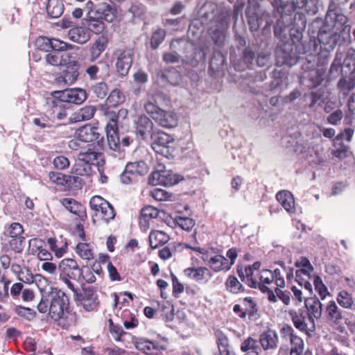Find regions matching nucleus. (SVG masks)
Segmentation results:
<instances>
[{
	"label": "nucleus",
	"instance_id": "3c124183",
	"mask_svg": "<svg viewBox=\"0 0 355 355\" xmlns=\"http://www.w3.org/2000/svg\"><path fill=\"white\" fill-rule=\"evenodd\" d=\"M62 106L63 102L58 98L52 101V110L54 117L60 120L66 118L67 115L66 110L62 108Z\"/></svg>",
	"mask_w": 355,
	"mask_h": 355
},
{
	"label": "nucleus",
	"instance_id": "13d9d810",
	"mask_svg": "<svg viewBox=\"0 0 355 355\" xmlns=\"http://www.w3.org/2000/svg\"><path fill=\"white\" fill-rule=\"evenodd\" d=\"M175 221L180 228L186 231L191 230L195 225L194 220L189 217L177 216Z\"/></svg>",
	"mask_w": 355,
	"mask_h": 355
},
{
	"label": "nucleus",
	"instance_id": "39448f33",
	"mask_svg": "<svg viewBox=\"0 0 355 355\" xmlns=\"http://www.w3.org/2000/svg\"><path fill=\"white\" fill-rule=\"evenodd\" d=\"M60 279L73 293H76L73 283L71 281L78 280L83 275L77 261L71 258H65L61 260L58 266Z\"/></svg>",
	"mask_w": 355,
	"mask_h": 355
},
{
	"label": "nucleus",
	"instance_id": "bf43d9fd",
	"mask_svg": "<svg viewBox=\"0 0 355 355\" xmlns=\"http://www.w3.org/2000/svg\"><path fill=\"white\" fill-rule=\"evenodd\" d=\"M51 49L55 51H66L73 47L72 44L56 38L51 39Z\"/></svg>",
	"mask_w": 355,
	"mask_h": 355
},
{
	"label": "nucleus",
	"instance_id": "f257e3e1",
	"mask_svg": "<svg viewBox=\"0 0 355 355\" xmlns=\"http://www.w3.org/2000/svg\"><path fill=\"white\" fill-rule=\"evenodd\" d=\"M69 299L65 293L58 288H51V291L42 293L37 309L40 313L49 311L50 316L54 320L64 318L68 312Z\"/></svg>",
	"mask_w": 355,
	"mask_h": 355
},
{
	"label": "nucleus",
	"instance_id": "37998d69",
	"mask_svg": "<svg viewBox=\"0 0 355 355\" xmlns=\"http://www.w3.org/2000/svg\"><path fill=\"white\" fill-rule=\"evenodd\" d=\"M336 300L340 306L347 309H352L354 304V298L352 294L345 290H343L338 293Z\"/></svg>",
	"mask_w": 355,
	"mask_h": 355
},
{
	"label": "nucleus",
	"instance_id": "a19ab883",
	"mask_svg": "<svg viewBox=\"0 0 355 355\" xmlns=\"http://www.w3.org/2000/svg\"><path fill=\"white\" fill-rule=\"evenodd\" d=\"M355 87V80L352 78H341L337 83L339 95L346 97Z\"/></svg>",
	"mask_w": 355,
	"mask_h": 355
},
{
	"label": "nucleus",
	"instance_id": "c9c22d12",
	"mask_svg": "<svg viewBox=\"0 0 355 355\" xmlns=\"http://www.w3.org/2000/svg\"><path fill=\"white\" fill-rule=\"evenodd\" d=\"M108 44L107 37L105 35H101L95 41L91 52L90 61L94 62L100 55L106 49Z\"/></svg>",
	"mask_w": 355,
	"mask_h": 355
},
{
	"label": "nucleus",
	"instance_id": "9b49d317",
	"mask_svg": "<svg viewBox=\"0 0 355 355\" xmlns=\"http://www.w3.org/2000/svg\"><path fill=\"white\" fill-rule=\"evenodd\" d=\"M76 138L83 142H92L96 141V144L100 149L103 147V138L98 131V128L90 124L85 125L78 128L75 132Z\"/></svg>",
	"mask_w": 355,
	"mask_h": 355
},
{
	"label": "nucleus",
	"instance_id": "4c0bfd02",
	"mask_svg": "<svg viewBox=\"0 0 355 355\" xmlns=\"http://www.w3.org/2000/svg\"><path fill=\"white\" fill-rule=\"evenodd\" d=\"M215 336L220 355H232L230 350L229 340L226 335L220 330H215Z\"/></svg>",
	"mask_w": 355,
	"mask_h": 355
},
{
	"label": "nucleus",
	"instance_id": "a878e982",
	"mask_svg": "<svg viewBox=\"0 0 355 355\" xmlns=\"http://www.w3.org/2000/svg\"><path fill=\"white\" fill-rule=\"evenodd\" d=\"M96 109L93 105H87L73 112L69 118L71 123L91 119L95 114Z\"/></svg>",
	"mask_w": 355,
	"mask_h": 355
},
{
	"label": "nucleus",
	"instance_id": "a211bd4d",
	"mask_svg": "<svg viewBox=\"0 0 355 355\" xmlns=\"http://www.w3.org/2000/svg\"><path fill=\"white\" fill-rule=\"evenodd\" d=\"M230 17L231 12L230 11L223 12L218 17L220 20L219 25L212 35V39L217 45L221 44L225 38L224 31L229 27Z\"/></svg>",
	"mask_w": 355,
	"mask_h": 355
},
{
	"label": "nucleus",
	"instance_id": "c756f323",
	"mask_svg": "<svg viewBox=\"0 0 355 355\" xmlns=\"http://www.w3.org/2000/svg\"><path fill=\"white\" fill-rule=\"evenodd\" d=\"M68 37L71 41L83 44L90 39V33L85 28L75 27L69 31Z\"/></svg>",
	"mask_w": 355,
	"mask_h": 355
},
{
	"label": "nucleus",
	"instance_id": "680f3d73",
	"mask_svg": "<svg viewBox=\"0 0 355 355\" xmlns=\"http://www.w3.org/2000/svg\"><path fill=\"white\" fill-rule=\"evenodd\" d=\"M164 76L168 82L173 85H178L181 83L182 76L178 71L175 69L168 70Z\"/></svg>",
	"mask_w": 355,
	"mask_h": 355
},
{
	"label": "nucleus",
	"instance_id": "338daca9",
	"mask_svg": "<svg viewBox=\"0 0 355 355\" xmlns=\"http://www.w3.org/2000/svg\"><path fill=\"white\" fill-rule=\"evenodd\" d=\"M92 171V167L89 164L78 162L74 168V173L78 175H89Z\"/></svg>",
	"mask_w": 355,
	"mask_h": 355
},
{
	"label": "nucleus",
	"instance_id": "bb28decb",
	"mask_svg": "<svg viewBox=\"0 0 355 355\" xmlns=\"http://www.w3.org/2000/svg\"><path fill=\"white\" fill-rule=\"evenodd\" d=\"M155 121L164 128H171L177 125L178 116L174 112L161 110Z\"/></svg>",
	"mask_w": 355,
	"mask_h": 355
},
{
	"label": "nucleus",
	"instance_id": "4be33fe9",
	"mask_svg": "<svg viewBox=\"0 0 355 355\" xmlns=\"http://www.w3.org/2000/svg\"><path fill=\"white\" fill-rule=\"evenodd\" d=\"M325 19L331 20L334 23L347 24L348 19L340 12L338 0H329Z\"/></svg>",
	"mask_w": 355,
	"mask_h": 355
},
{
	"label": "nucleus",
	"instance_id": "8fccbe9b",
	"mask_svg": "<svg viewBox=\"0 0 355 355\" xmlns=\"http://www.w3.org/2000/svg\"><path fill=\"white\" fill-rule=\"evenodd\" d=\"M60 59L62 67H76L79 66V62L76 60L73 53H64L60 54Z\"/></svg>",
	"mask_w": 355,
	"mask_h": 355
},
{
	"label": "nucleus",
	"instance_id": "603ef678",
	"mask_svg": "<svg viewBox=\"0 0 355 355\" xmlns=\"http://www.w3.org/2000/svg\"><path fill=\"white\" fill-rule=\"evenodd\" d=\"M19 280L22 281L26 284H32L36 282L37 279L41 278L40 275H33L31 271L27 268H23L19 275L18 276Z\"/></svg>",
	"mask_w": 355,
	"mask_h": 355
},
{
	"label": "nucleus",
	"instance_id": "aec40b11",
	"mask_svg": "<svg viewBox=\"0 0 355 355\" xmlns=\"http://www.w3.org/2000/svg\"><path fill=\"white\" fill-rule=\"evenodd\" d=\"M281 331L284 336H288L291 344L290 355H300L304 349L303 340L294 334V330L290 326H286L282 328Z\"/></svg>",
	"mask_w": 355,
	"mask_h": 355
},
{
	"label": "nucleus",
	"instance_id": "e2e57ef3",
	"mask_svg": "<svg viewBox=\"0 0 355 355\" xmlns=\"http://www.w3.org/2000/svg\"><path fill=\"white\" fill-rule=\"evenodd\" d=\"M329 57V52L326 49L320 50V53H318L315 55L316 58V65L315 67H324L326 68V65L328 63V58Z\"/></svg>",
	"mask_w": 355,
	"mask_h": 355
},
{
	"label": "nucleus",
	"instance_id": "69168bd1",
	"mask_svg": "<svg viewBox=\"0 0 355 355\" xmlns=\"http://www.w3.org/2000/svg\"><path fill=\"white\" fill-rule=\"evenodd\" d=\"M54 167L58 170H64L69 166L70 162L68 158L60 155L55 157L53 160Z\"/></svg>",
	"mask_w": 355,
	"mask_h": 355
},
{
	"label": "nucleus",
	"instance_id": "f704fd0d",
	"mask_svg": "<svg viewBox=\"0 0 355 355\" xmlns=\"http://www.w3.org/2000/svg\"><path fill=\"white\" fill-rule=\"evenodd\" d=\"M86 24L89 32H92L96 35L101 34L105 28L103 20L95 15L87 16Z\"/></svg>",
	"mask_w": 355,
	"mask_h": 355
},
{
	"label": "nucleus",
	"instance_id": "de8ad7c7",
	"mask_svg": "<svg viewBox=\"0 0 355 355\" xmlns=\"http://www.w3.org/2000/svg\"><path fill=\"white\" fill-rule=\"evenodd\" d=\"M268 272L271 274V280L268 277V284H270L272 282L275 283L276 286L279 288H284L285 286V281L282 275L281 270L279 268H274L273 270L268 269Z\"/></svg>",
	"mask_w": 355,
	"mask_h": 355
},
{
	"label": "nucleus",
	"instance_id": "58836bf2",
	"mask_svg": "<svg viewBox=\"0 0 355 355\" xmlns=\"http://www.w3.org/2000/svg\"><path fill=\"white\" fill-rule=\"evenodd\" d=\"M125 171L132 176L144 175L148 172V167L144 161L129 162L125 166Z\"/></svg>",
	"mask_w": 355,
	"mask_h": 355
},
{
	"label": "nucleus",
	"instance_id": "e433bc0d",
	"mask_svg": "<svg viewBox=\"0 0 355 355\" xmlns=\"http://www.w3.org/2000/svg\"><path fill=\"white\" fill-rule=\"evenodd\" d=\"M295 265L297 268H301L295 272V277L299 282L302 275L309 277L311 272L313 270V267L306 257H302L300 260L295 262Z\"/></svg>",
	"mask_w": 355,
	"mask_h": 355
},
{
	"label": "nucleus",
	"instance_id": "774afa93",
	"mask_svg": "<svg viewBox=\"0 0 355 355\" xmlns=\"http://www.w3.org/2000/svg\"><path fill=\"white\" fill-rule=\"evenodd\" d=\"M45 60L46 63L54 67H61L62 62L60 54L59 53H50L46 55Z\"/></svg>",
	"mask_w": 355,
	"mask_h": 355
},
{
	"label": "nucleus",
	"instance_id": "4d7b16f0",
	"mask_svg": "<svg viewBox=\"0 0 355 355\" xmlns=\"http://www.w3.org/2000/svg\"><path fill=\"white\" fill-rule=\"evenodd\" d=\"M81 304L86 311H91L98 306V301L96 295L92 294L89 297L83 298Z\"/></svg>",
	"mask_w": 355,
	"mask_h": 355
},
{
	"label": "nucleus",
	"instance_id": "7c9ffc66",
	"mask_svg": "<svg viewBox=\"0 0 355 355\" xmlns=\"http://www.w3.org/2000/svg\"><path fill=\"white\" fill-rule=\"evenodd\" d=\"M109 67L108 64L103 60H100L96 63L88 65L85 69V73L90 80H96L101 78V72L107 70Z\"/></svg>",
	"mask_w": 355,
	"mask_h": 355
},
{
	"label": "nucleus",
	"instance_id": "1a4fd4ad",
	"mask_svg": "<svg viewBox=\"0 0 355 355\" xmlns=\"http://www.w3.org/2000/svg\"><path fill=\"white\" fill-rule=\"evenodd\" d=\"M302 69L307 73L306 78L309 82V87L311 88L320 86L324 80L326 68L315 67V64L312 62L311 55H309L306 62L303 64Z\"/></svg>",
	"mask_w": 355,
	"mask_h": 355
},
{
	"label": "nucleus",
	"instance_id": "2f4dec72",
	"mask_svg": "<svg viewBox=\"0 0 355 355\" xmlns=\"http://www.w3.org/2000/svg\"><path fill=\"white\" fill-rule=\"evenodd\" d=\"M74 250L82 259L91 261L94 258L93 248L89 243L78 241Z\"/></svg>",
	"mask_w": 355,
	"mask_h": 355
},
{
	"label": "nucleus",
	"instance_id": "6e6d98bb",
	"mask_svg": "<svg viewBox=\"0 0 355 355\" xmlns=\"http://www.w3.org/2000/svg\"><path fill=\"white\" fill-rule=\"evenodd\" d=\"M166 36V32L164 29L159 28L155 31L150 39V45L153 49H157L163 42Z\"/></svg>",
	"mask_w": 355,
	"mask_h": 355
},
{
	"label": "nucleus",
	"instance_id": "5701e85b",
	"mask_svg": "<svg viewBox=\"0 0 355 355\" xmlns=\"http://www.w3.org/2000/svg\"><path fill=\"white\" fill-rule=\"evenodd\" d=\"M324 316L331 324L338 325L343 318V311L339 309L335 301L331 300L325 307Z\"/></svg>",
	"mask_w": 355,
	"mask_h": 355
},
{
	"label": "nucleus",
	"instance_id": "b1692460",
	"mask_svg": "<svg viewBox=\"0 0 355 355\" xmlns=\"http://www.w3.org/2000/svg\"><path fill=\"white\" fill-rule=\"evenodd\" d=\"M149 180L153 185L162 184L166 187H171L178 182L175 175L166 171L153 172Z\"/></svg>",
	"mask_w": 355,
	"mask_h": 355
},
{
	"label": "nucleus",
	"instance_id": "052dcab7",
	"mask_svg": "<svg viewBox=\"0 0 355 355\" xmlns=\"http://www.w3.org/2000/svg\"><path fill=\"white\" fill-rule=\"evenodd\" d=\"M123 96L119 89H114L107 98V102L110 106H116L123 101Z\"/></svg>",
	"mask_w": 355,
	"mask_h": 355
},
{
	"label": "nucleus",
	"instance_id": "09e8293b",
	"mask_svg": "<svg viewBox=\"0 0 355 355\" xmlns=\"http://www.w3.org/2000/svg\"><path fill=\"white\" fill-rule=\"evenodd\" d=\"M60 202L71 213L79 215L82 206L76 200L73 198H63Z\"/></svg>",
	"mask_w": 355,
	"mask_h": 355
},
{
	"label": "nucleus",
	"instance_id": "2eb2a0df",
	"mask_svg": "<svg viewBox=\"0 0 355 355\" xmlns=\"http://www.w3.org/2000/svg\"><path fill=\"white\" fill-rule=\"evenodd\" d=\"M266 341V333H263L259 340L249 337L243 341L241 349L245 352L244 355H259L261 351V347L266 349L264 343Z\"/></svg>",
	"mask_w": 355,
	"mask_h": 355
},
{
	"label": "nucleus",
	"instance_id": "6e6552de",
	"mask_svg": "<svg viewBox=\"0 0 355 355\" xmlns=\"http://www.w3.org/2000/svg\"><path fill=\"white\" fill-rule=\"evenodd\" d=\"M91 209L96 211V216H99L105 222L108 223L115 216V213L111 205L99 196L92 197L89 201Z\"/></svg>",
	"mask_w": 355,
	"mask_h": 355
},
{
	"label": "nucleus",
	"instance_id": "c03bdc74",
	"mask_svg": "<svg viewBox=\"0 0 355 355\" xmlns=\"http://www.w3.org/2000/svg\"><path fill=\"white\" fill-rule=\"evenodd\" d=\"M333 146L335 148L334 150H331V154L342 160L347 157V152L349 150V146L345 145L343 141H333Z\"/></svg>",
	"mask_w": 355,
	"mask_h": 355
},
{
	"label": "nucleus",
	"instance_id": "412c9836",
	"mask_svg": "<svg viewBox=\"0 0 355 355\" xmlns=\"http://www.w3.org/2000/svg\"><path fill=\"white\" fill-rule=\"evenodd\" d=\"M94 12L95 16L109 23L113 22L116 17L115 7L105 2L96 4Z\"/></svg>",
	"mask_w": 355,
	"mask_h": 355
},
{
	"label": "nucleus",
	"instance_id": "c85d7f7f",
	"mask_svg": "<svg viewBox=\"0 0 355 355\" xmlns=\"http://www.w3.org/2000/svg\"><path fill=\"white\" fill-rule=\"evenodd\" d=\"M208 266L215 272H227L231 269L227 259L221 254H216L210 257Z\"/></svg>",
	"mask_w": 355,
	"mask_h": 355
},
{
	"label": "nucleus",
	"instance_id": "49530a36",
	"mask_svg": "<svg viewBox=\"0 0 355 355\" xmlns=\"http://www.w3.org/2000/svg\"><path fill=\"white\" fill-rule=\"evenodd\" d=\"M225 287L228 291L232 293H240L244 289L243 285L239 282L237 278L232 275L229 276L227 279Z\"/></svg>",
	"mask_w": 355,
	"mask_h": 355
},
{
	"label": "nucleus",
	"instance_id": "423d86ee",
	"mask_svg": "<svg viewBox=\"0 0 355 355\" xmlns=\"http://www.w3.org/2000/svg\"><path fill=\"white\" fill-rule=\"evenodd\" d=\"M6 243H1L2 248L15 253H21L25 246L23 226L19 223H12L4 232Z\"/></svg>",
	"mask_w": 355,
	"mask_h": 355
},
{
	"label": "nucleus",
	"instance_id": "9d476101",
	"mask_svg": "<svg viewBox=\"0 0 355 355\" xmlns=\"http://www.w3.org/2000/svg\"><path fill=\"white\" fill-rule=\"evenodd\" d=\"M152 148L159 154L168 157L170 150L174 148V138L164 132H159L153 135Z\"/></svg>",
	"mask_w": 355,
	"mask_h": 355
},
{
	"label": "nucleus",
	"instance_id": "0e129e2a",
	"mask_svg": "<svg viewBox=\"0 0 355 355\" xmlns=\"http://www.w3.org/2000/svg\"><path fill=\"white\" fill-rule=\"evenodd\" d=\"M354 134V129L351 128H346L340 133H338L334 140L337 141H343V140L350 142L352 140L353 135Z\"/></svg>",
	"mask_w": 355,
	"mask_h": 355
},
{
	"label": "nucleus",
	"instance_id": "393cba45",
	"mask_svg": "<svg viewBox=\"0 0 355 355\" xmlns=\"http://www.w3.org/2000/svg\"><path fill=\"white\" fill-rule=\"evenodd\" d=\"M288 313L296 329L304 332L310 331V328L308 327L305 321L307 318V313L304 309H290Z\"/></svg>",
	"mask_w": 355,
	"mask_h": 355
},
{
	"label": "nucleus",
	"instance_id": "a18cd8bd",
	"mask_svg": "<svg viewBox=\"0 0 355 355\" xmlns=\"http://www.w3.org/2000/svg\"><path fill=\"white\" fill-rule=\"evenodd\" d=\"M78 76V70L72 68L70 70H66L62 76L57 78V81L63 83L64 85H71L76 82Z\"/></svg>",
	"mask_w": 355,
	"mask_h": 355
},
{
	"label": "nucleus",
	"instance_id": "0eeeda50",
	"mask_svg": "<svg viewBox=\"0 0 355 355\" xmlns=\"http://www.w3.org/2000/svg\"><path fill=\"white\" fill-rule=\"evenodd\" d=\"M134 51L129 48H118L114 50L113 56L116 60V69L121 76H126L132 66Z\"/></svg>",
	"mask_w": 355,
	"mask_h": 355
},
{
	"label": "nucleus",
	"instance_id": "864d4df0",
	"mask_svg": "<svg viewBox=\"0 0 355 355\" xmlns=\"http://www.w3.org/2000/svg\"><path fill=\"white\" fill-rule=\"evenodd\" d=\"M32 242H34L36 245L37 248V257L39 259L42 261H49L52 259L53 257L51 252L47 249L43 248L41 245H39V243H41V241L33 239L30 241V244H31Z\"/></svg>",
	"mask_w": 355,
	"mask_h": 355
},
{
	"label": "nucleus",
	"instance_id": "6ab92c4d",
	"mask_svg": "<svg viewBox=\"0 0 355 355\" xmlns=\"http://www.w3.org/2000/svg\"><path fill=\"white\" fill-rule=\"evenodd\" d=\"M153 123L146 115H140L135 121L136 133L144 139L148 137H153Z\"/></svg>",
	"mask_w": 355,
	"mask_h": 355
},
{
	"label": "nucleus",
	"instance_id": "f3484780",
	"mask_svg": "<svg viewBox=\"0 0 355 355\" xmlns=\"http://www.w3.org/2000/svg\"><path fill=\"white\" fill-rule=\"evenodd\" d=\"M116 118L115 114L112 115V118L106 125L107 144L110 149L113 150H118L120 145Z\"/></svg>",
	"mask_w": 355,
	"mask_h": 355
},
{
	"label": "nucleus",
	"instance_id": "dca6fc26",
	"mask_svg": "<svg viewBox=\"0 0 355 355\" xmlns=\"http://www.w3.org/2000/svg\"><path fill=\"white\" fill-rule=\"evenodd\" d=\"M184 274L190 279L199 283H207L212 277L211 270L203 266L187 268L184 270Z\"/></svg>",
	"mask_w": 355,
	"mask_h": 355
},
{
	"label": "nucleus",
	"instance_id": "f8f14e48",
	"mask_svg": "<svg viewBox=\"0 0 355 355\" xmlns=\"http://www.w3.org/2000/svg\"><path fill=\"white\" fill-rule=\"evenodd\" d=\"M307 318L311 324L310 331L315 329V320H320L322 315V304L316 297H307L304 300Z\"/></svg>",
	"mask_w": 355,
	"mask_h": 355
},
{
	"label": "nucleus",
	"instance_id": "cd10ccee",
	"mask_svg": "<svg viewBox=\"0 0 355 355\" xmlns=\"http://www.w3.org/2000/svg\"><path fill=\"white\" fill-rule=\"evenodd\" d=\"M277 200L289 214L296 211L295 200L293 194L288 191H281L276 194Z\"/></svg>",
	"mask_w": 355,
	"mask_h": 355
},
{
	"label": "nucleus",
	"instance_id": "4468645a",
	"mask_svg": "<svg viewBox=\"0 0 355 355\" xmlns=\"http://www.w3.org/2000/svg\"><path fill=\"white\" fill-rule=\"evenodd\" d=\"M275 54L277 64L293 66L298 62L299 57L293 51L292 44H285L283 46L278 47Z\"/></svg>",
	"mask_w": 355,
	"mask_h": 355
},
{
	"label": "nucleus",
	"instance_id": "f03ea898",
	"mask_svg": "<svg viewBox=\"0 0 355 355\" xmlns=\"http://www.w3.org/2000/svg\"><path fill=\"white\" fill-rule=\"evenodd\" d=\"M272 3L278 12L282 14V18L284 16L290 17L286 22L292 21L291 15L294 12L300 15L315 14L318 11V8L312 0H274Z\"/></svg>",
	"mask_w": 355,
	"mask_h": 355
},
{
	"label": "nucleus",
	"instance_id": "72a5a7b5",
	"mask_svg": "<svg viewBox=\"0 0 355 355\" xmlns=\"http://www.w3.org/2000/svg\"><path fill=\"white\" fill-rule=\"evenodd\" d=\"M102 154L98 151L92 148H88L85 152H80L78 155V161L83 162L91 166L92 164H98V159Z\"/></svg>",
	"mask_w": 355,
	"mask_h": 355
},
{
	"label": "nucleus",
	"instance_id": "20e7f679",
	"mask_svg": "<svg viewBox=\"0 0 355 355\" xmlns=\"http://www.w3.org/2000/svg\"><path fill=\"white\" fill-rule=\"evenodd\" d=\"M349 29L348 24L334 23L331 20L325 19L318 31V40L320 44L333 49L339 40L340 35L345 31L349 33Z\"/></svg>",
	"mask_w": 355,
	"mask_h": 355
},
{
	"label": "nucleus",
	"instance_id": "5fc2aeb1",
	"mask_svg": "<svg viewBox=\"0 0 355 355\" xmlns=\"http://www.w3.org/2000/svg\"><path fill=\"white\" fill-rule=\"evenodd\" d=\"M48 177L51 182L60 186H64L69 178L67 175L54 171L49 172Z\"/></svg>",
	"mask_w": 355,
	"mask_h": 355
},
{
	"label": "nucleus",
	"instance_id": "ea45409f",
	"mask_svg": "<svg viewBox=\"0 0 355 355\" xmlns=\"http://www.w3.org/2000/svg\"><path fill=\"white\" fill-rule=\"evenodd\" d=\"M46 9L50 17L58 18L64 12V4L62 0H48Z\"/></svg>",
	"mask_w": 355,
	"mask_h": 355
},
{
	"label": "nucleus",
	"instance_id": "79ce46f5",
	"mask_svg": "<svg viewBox=\"0 0 355 355\" xmlns=\"http://www.w3.org/2000/svg\"><path fill=\"white\" fill-rule=\"evenodd\" d=\"M136 348L146 354H153L159 349V346L147 339L140 338L135 343Z\"/></svg>",
	"mask_w": 355,
	"mask_h": 355
},
{
	"label": "nucleus",
	"instance_id": "7ed1b4c3",
	"mask_svg": "<svg viewBox=\"0 0 355 355\" xmlns=\"http://www.w3.org/2000/svg\"><path fill=\"white\" fill-rule=\"evenodd\" d=\"M261 262L255 261L244 269L238 266L237 272L243 282L253 288H259L262 293L266 292V269L260 270Z\"/></svg>",
	"mask_w": 355,
	"mask_h": 355
},
{
	"label": "nucleus",
	"instance_id": "473e14b6",
	"mask_svg": "<svg viewBox=\"0 0 355 355\" xmlns=\"http://www.w3.org/2000/svg\"><path fill=\"white\" fill-rule=\"evenodd\" d=\"M148 238L150 246L153 249L164 245L170 239L166 233L160 230L151 231Z\"/></svg>",
	"mask_w": 355,
	"mask_h": 355
},
{
	"label": "nucleus",
	"instance_id": "ddd939ff",
	"mask_svg": "<svg viewBox=\"0 0 355 355\" xmlns=\"http://www.w3.org/2000/svg\"><path fill=\"white\" fill-rule=\"evenodd\" d=\"M55 97L63 103L81 104L87 98L86 92L80 88H73L55 92Z\"/></svg>",
	"mask_w": 355,
	"mask_h": 355
}]
</instances>
